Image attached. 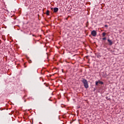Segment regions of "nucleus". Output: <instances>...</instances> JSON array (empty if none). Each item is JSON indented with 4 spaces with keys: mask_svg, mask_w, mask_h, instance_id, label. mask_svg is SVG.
I'll return each mask as SVG.
<instances>
[{
    "mask_svg": "<svg viewBox=\"0 0 124 124\" xmlns=\"http://www.w3.org/2000/svg\"><path fill=\"white\" fill-rule=\"evenodd\" d=\"M82 82L84 84L85 88L88 89V88H89V83H88V81L87 80V79L83 78Z\"/></svg>",
    "mask_w": 124,
    "mask_h": 124,
    "instance_id": "1",
    "label": "nucleus"
},
{
    "mask_svg": "<svg viewBox=\"0 0 124 124\" xmlns=\"http://www.w3.org/2000/svg\"><path fill=\"white\" fill-rule=\"evenodd\" d=\"M91 34H92V35H93V36L95 37V36H96V34H97V33L96 32V31L93 30L91 32Z\"/></svg>",
    "mask_w": 124,
    "mask_h": 124,
    "instance_id": "2",
    "label": "nucleus"
},
{
    "mask_svg": "<svg viewBox=\"0 0 124 124\" xmlns=\"http://www.w3.org/2000/svg\"><path fill=\"white\" fill-rule=\"evenodd\" d=\"M108 42L109 43V45H110V46H112L113 45V42H112L111 41V40L110 39H108Z\"/></svg>",
    "mask_w": 124,
    "mask_h": 124,
    "instance_id": "3",
    "label": "nucleus"
},
{
    "mask_svg": "<svg viewBox=\"0 0 124 124\" xmlns=\"http://www.w3.org/2000/svg\"><path fill=\"white\" fill-rule=\"evenodd\" d=\"M53 11L55 12V13H56V12H58L59 11V8H54Z\"/></svg>",
    "mask_w": 124,
    "mask_h": 124,
    "instance_id": "4",
    "label": "nucleus"
},
{
    "mask_svg": "<svg viewBox=\"0 0 124 124\" xmlns=\"http://www.w3.org/2000/svg\"><path fill=\"white\" fill-rule=\"evenodd\" d=\"M99 84H101V85H103L104 83L102 81H98Z\"/></svg>",
    "mask_w": 124,
    "mask_h": 124,
    "instance_id": "5",
    "label": "nucleus"
},
{
    "mask_svg": "<svg viewBox=\"0 0 124 124\" xmlns=\"http://www.w3.org/2000/svg\"><path fill=\"white\" fill-rule=\"evenodd\" d=\"M49 13H50V11H49L48 10H47L46 11V15L49 16Z\"/></svg>",
    "mask_w": 124,
    "mask_h": 124,
    "instance_id": "6",
    "label": "nucleus"
},
{
    "mask_svg": "<svg viewBox=\"0 0 124 124\" xmlns=\"http://www.w3.org/2000/svg\"><path fill=\"white\" fill-rule=\"evenodd\" d=\"M102 35H103V37L105 36V35H106V33L103 32V33H102Z\"/></svg>",
    "mask_w": 124,
    "mask_h": 124,
    "instance_id": "7",
    "label": "nucleus"
},
{
    "mask_svg": "<svg viewBox=\"0 0 124 124\" xmlns=\"http://www.w3.org/2000/svg\"><path fill=\"white\" fill-rule=\"evenodd\" d=\"M98 81H96L95 82V85H96V86H98Z\"/></svg>",
    "mask_w": 124,
    "mask_h": 124,
    "instance_id": "8",
    "label": "nucleus"
},
{
    "mask_svg": "<svg viewBox=\"0 0 124 124\" xmlns=\"http://www.w3.org/2000/svg\"><path fill=\"white\" fill-rule=\"evenodd\" d=\"M103 40H106V37H104L102 38Z\"/></svg>",
    "mask_w": 124,
    "mask_h": 124,
    "instance_id": "9",
    "label": "nucleus"
},
{
    "mask_svg": "<svg viewBox=\"0 0 124 124\" xmlns=\"http://www.w3.org/2000/svg\"><path fill=\"white\" fill-rule=\"evenodd\" d=\"M105 28H108V25H105Z\"/></svg>",
    "mask_w": 124,
    "mask_h": 124,
    "instance_id": "10",
    "label": "nucleus"
},
{
    "mask_svg": "<svg viewBox=\"0 0 124 124\" xmlns=\"http://www.w3.org/2000/svg\"><path fill=\"white\" fill-rule=\"evenodd\" d=\"M30 62V63H31V62Z\"/></svg>",
    "mask_w": 124,
    "mask_h": 124,
    "instance_id": "11",
    "label": "nucleus"
}]
</instances>
